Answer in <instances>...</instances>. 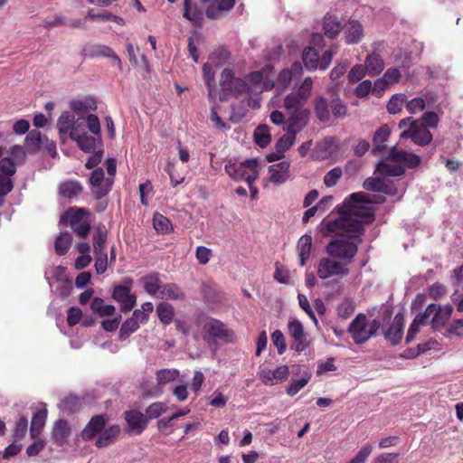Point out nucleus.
<instances>
[{
	"mask_svg": "<svg viewBox=\"0 0 463 463\" xmlns=\"http://www.w3.org/2000/svg\"><path fill=\"white\" fill-rule=\"evenodd\" d=\"M43 143V136L39 130L28 132L25 137V146L30 152H36L40 149Z\"/></svg>",
	"mask_w": 463,
	"mask_h": 463,
	"instance_id": "46",
	"label": "nucleus"
},
{
	"mask_svg": "<svg viewBox=\"0 0 463 463\" xmlns=\"http://www.w3.org/2000/svg\"><path fill=\"white\" fill-rule=\"evenodd\" d=\"M271 339L274 345L278 348V353L282 354L287 348L286 340L283 333L280 330H275L271 334Z\"/></svg>",
	"mask_w": 463,
	"mask_h": 463,
	"instance_id": "62",
	"label": "nucleus"
},
{
	"mask_svg": "<svg viewBox=\"0 0 463 463\" xmlns=\"http://www.w3.org/2000/svg\"><path fill=\"white\" fill-rule=\"evenodd\" d=\"M130 287L117 285L114 287L112 298L121 305L122 311H130L136 305V297L130 294Z\"/></svg>",
	"mask_w": 463,
	"mask_h": 463,
	"instance_id": "22",
	"label": "nucleus"
},
{
	"mask_svg": "<svg viewBox=\"0 0 463 463\" xmlns=\"http://www.w3.org/2000/svg\"><path fill=\"white\" fill-rule=\"evenodd\" d=\"M75 117L73 113L65 111L62 112L57 120V128L59 134L63 138L68 133L70 134L72 128L78 127V130L80 128V124L74 123Z\"/></svg>",
	"mask_w": 463,
	"mask_h": 463,
	"instance_id": "30",
	"label": "nucleus"
},
{
	"mask_svg": "<svg viewBox=\"0 0 463 463\" xmlns=\"http://www.w3.org/2000/svg\"><path fill=\"white\" fill-rule=\"evenodd\" d=\"M407 102V97L403 93H397L392 96L387 103V110L391 114H396L402 109L403 104Z\"/></svg>",
	"mask_w": 463,
	"mask_h": 463,
	"instance_id": "48",
	"label": "nucleus"
},
{
	"mask_svg": "<svg viewBox=\"0 0 463 463\" xmlns=\"http://www.w3.org/2000/svg\"><path fill=\"white\" fill-rule=\"evenodd\" d=\"M107 237L105 226L97 227L93 235L94 267L97 274L105 273L108 268V254L105 250Z\"/></svg>",
	"mask_w": 463,
	"mask_h": 463,
	"instance_id": "7",
	"label": "nucleus"
},
{
	"mask_svg": "<svg viewBox=\"0 0 463 463\" xmlns=\"http://www.w3.org/2000/svg\"><path fill=\"white\" fill-rule=\"evenodd\" d=\"M231 53L224 46H219L210 55L209 60L216 66H222L230 59Z\"/></svg>",
	"mask_w": 463,
	"mask_h": 463,
	"instance_id": "47",
	"label": "nucleus"
},
{
	"mask_svg": "<svg viewBox=\"0 0 463 463\" xmlns=\"http://www.w3.org/2000/svg\"><path fill=\"white\" fill-rule=\"evenodd\" d=\"M71 434V429L66 420L60 419L53 424L52 430V439L58 446H64Z\"/></svg>",
	"mask_w": 463,
	"mask_h": 463,
	"instance_id": "26",
	"label": "nucleus"
},
{
	"mask_svg": "<svg viewBox=\"0 0 463 463\" xmlns=\"http://www.w3.org/2000/svg\"><path fill=\"white\" fill-rule=\"evenodd\" d=\"M439 123V118L434 111H426L420 118V125L424 126L426 128H435Z\"/></svg>",
	"mask_w": 463,
	"mask_h": 463,
	"instance_id": "57",
	"label": "nucleus"
},
{
	"mask_svg": "<svg viewBox=\"0 0 463 463\" xmlns=\"http://www.w3.org/2000/svg\"><path fill=\"white\" fill-rule=\"evenodd\" d=\"M82 317V311L77 307H71L67 311V323L70 326H74L80 323Z\"/></svg>",
	"mask_w": 463,
	"mask_h": 463,
	"instance_id": "63",
	"label": "nucleus"
},
{
	"mask_svg": "<svg viewBox=\"0 0 463 463\" xmlns=\"http://www.w3.org/2000/svg\"><path fill=\"white\" fill-rule=\"evenodd\" d=\"M145 291L150 295L155 296L162 290V281L158 272H151L141 279Z\"/></svg>",
	"mask_w": 463,
	"mask_h": 463,
	"instance_id": "32",
	"label": "nucleus"
},
{
	"mask_svg": "<svg viewBox=\"0 0 463 463\" xmlns=\"http://www.w3.org/2000/svg\"><path fill=\"white\" fill-rule=\"evenodd\" d=\"M70 106L75 112L81 113L87 112L88 110L97 109L96 100L92 98H86L84 100H71Z\"/></svg>",
	"mask_w": 463,
	"mask_h": 463,
	"instance_id": "45",
	"label": "nucleus"
},
{
	"mask_svg": "<svg viewBox=\"0 0 463 463\" xmlns=\"http://www.w3.org/2000/svg\"><path fill=\"white\" fill-rule=\"evenodd\" d=\"M349 274V269L342 263L338 261L336 259L333 258H322L317 265V276L326 279L334 276H338L340 278H345Z\"/></svg>",
	"mask_w": 463,
	"mask_h": 463,
	"instance_id": "10",
	"label": "nucleus"
},
{
	"mask_svg": "<svg viewBox=\"0 0 463 463\" xmlns=\"http://www.w3.org/2000/svg\"><path fill=\"white\" fill-rule=\"evenodd\" d=\"M311 373L305 372L303 376L297 380H292L286 389V392L289 396L296 395L301 389H303L310 381Z\"/></svg>",
	"mask_w": 463,
	"mask_h": 463,
	"instance_id": "43",
	"label": "nucleus"
},
{
	"mask_svg": "<svg viewBox=\"0 0 463 463\" xmlns=\"http://www.w3.org/2000/svg\"><path fill=\"white\" fill-rule=\"evenodd\" d=\"M373 55L374 53L373 52L367 57L364 65L356 64L351 69L347 75L350 84L358 83L367 73L369 75H373V72L376 71V67L374 66L375 58Z\"/></svg>",
	"mask_w": 463,
	"mask_h": 463,
	"instance_id": "19",
	"label": "nucleus"
},
{
	"mask_svg": "<svg viewBox=\"0 0 463 463\" xmlns=\"http://www.w3.org/2000/svg\"><path fill=\"white\" fill-rule=\"evenodd\" d=\"M348 331L356 344H362L376 332V319L368 324L366 316L358 314Z\"/></svg>",
	"mask_w": 463,
	"mask_h": 463,
	"instance_id": "9",
	"label": "nucleus"
},
{
	"mask_svg": "<svg viewBox=\"0 0 463 463\" xmlns=\"http://www.w3.org/2000/svg\"><path fill=\"white\" fill-rule=\"evenodd\" d=\"M453 313V307L450 304L440 306L435 304V308L432 309V319L430 320V326L433 331H439L444 327L449 322Z\"/></svg>",
	"mask_w": 463,
	"mask_h": 463,
	"instance_id": "23",
	"label": "nucleus"
},
{
	"mask_svg": "<svg viewBox=\"0 0 463 463\" xmlns=\"http://www.w3.org/2000/svg\"><path fill=\"white\" fill-rule=\"evenodd\" d=\"M139 327L137 318H128L121 326L119 330V339L126 340L131 334L136 332Z\"/></svg>",
	"mask_w": 463,
	"mask_h": 463,
	"instance_id": "52",
	"label": "nucleus"
},
{
	"mask_svg": "<svg viewBox=\"0 0 463 463\" xmlns=\"http://www.w3.org/2000/svg\"><path fill=\"white\" fill-rule=\"evenodd\" d=\"M125 420L128 423L127 431L136 435H140L147 425V420L142 412L137 410L126 411Z\"/></svg>",
	"mask_w": 463,
	"mask_h": 463,
	"instance_id": "21",
	"label": "nucleus"
},
{
	"mask_svg": "<svg viewBox=\"0 0 463 463\" xmlns=\"http://www.w3.org/2000/svg\"><path fill=\"white\" fill-rule=\"evenodd\" d=\"M346 43H357L363 36V26L357 21H349L343 27Z\"/></svg>",
	"mask_w": 463,
	"mask_h": 463,
	"instance_id": "31",
	"label": "nucleus"
},
{
	"mask_svg": "<svg viewBox=\"0 0 463 463\" xmlns=\"http://www.w3.org/2000/svg\"><path fill=\"white\" fill-rule=\"evenodd\" d=\"M107 417L102 414L93 416L88 424L81 430L80 436L83 440L89 441L99 435L106 426Z\"/></svg>",
	"mask_w": 463,
	"mask_h": 463,
	"instance_id": "24",
	"label": "nucleus"
},
{
	"mask_svg": "<svg viewBox=\"0 0 463 463\" xmlns=\"http://www.w3.org/2000/svg\"><path fill=\"white\" fill-rule=\"evenodd\" d=\"M357 250V245L349 239L333 240L326 247L329 257L345 263L346 267L353 261Z\"/></svg>",
	"mask_w": 463,
	"mask_h": 463,
	"instance_id": "6",
	"label": "nucleus"
},
{
	"mask_svg": "<svg viewBox=\"0 0 463 463\" xmlns=\"http://www.w3.org/2000/svg\"><path fill=\"white\" fill-rule=\"evenodd\" d=\"M47 418V410H40L33 415L30 427V436L33 439H37L45 425Z\"/></svg>",
	"mask_w": 463,
	"mask_h": 463,
	"instance_id": "34",
	"label": "nucleus"
},
{
	"mask_svg": "<svg viewBox=\"0 0 463 463\" xmlns=\"http://www.w3.org/2000/svg\"><path fill=\"white\" fill-rule=\"evenodd\" d=\"M236 0H213L207 5L205 15L211 20H218L225 17L234 7Z\"/></svg>",
	"mask_w": 463,
	"mask_h": 463,
	"instance_id": "18",
	"label": "nucleus"
},
{
	"mask_svg": "<svg viewBox=\"0 0 463 463\" xmlns=\"http://www.w3.org/2000/svg\"><path fill=\"white\" fill-rule=\"evenodd\" d=\"M296 141V135L287 132L284 136H282L276 144V150L284 154L287 150H288Z\"/></svg>",
	"mask_w": 463,
	"mask_h": 463,
	"instance_id": "53",
	"label": "nucleus"
},
{
	"mask_svg": "<svg viewBox=\"0 0 463 463\" xmlns=\"http://www.w3.org/2000/svg\"><path fill=\"white\" fill-rule=\"evenodd\" d=\"M272 70L273 67L271 65H266L260 71L250 72L248 76V80L253 86H258L264 81L265 76H268V73L272 71Z\"/></svg>",
	"mask_w": 463,
	"mask_h": 463,
	"instance_id": "54",
	"label": "nucleus"
},
{
	"mask_svg": "<svg viewBox=\"0 0 463 463\" xmlns=\"http://www.w3.org/2000/svg\"><path fill=\"white\" fill-rule=\"evenodd\" d=\"M220 84L219 99L221 101H227L230 97L240 98L242 95L251 93L248 82L243 79L235 77L233 71L228 68L222 71Z\"/></svg>",
	"mask_w": 463,
	"mask_h": 463,
	"instance_id": "3",
	"label": "nucleus"
},
{
	"mask_svg": "<svg viewBox=\"0 0 463 463\" xmlns=\"http://www.w3.org/2000/svg\"><path fill=\"white\" fill-rule=\"evenodd\" d=\"M298 251L299 256V264L304 267L310 257L312 248V237L309 234H304L298 241Z\"/></svg>",
	"mask_w": 463,
	"mask_h": 463,
	"instance_id": "35",
	"label": "nucleus"
},
{
	"mask_svg": "<svg viewBox=\"0 0 463 463\" xmlns=\"http://www.w3.org/2000/svg\"><path fill=\"white\" fill-rule=\"evenodd\" d=\"M83 190L82 185L78 181H66L59 185L60 194L67 199H72L79 196Z\"/></svg>",
	"mask_w": 463,
	"mask_h": 463,
	"instance_id": "36",
	"label": "nucleus"
},
{
	"mask_svg": "<svg viewBox=\"0 0 463 463\" xmlns=\"http://www.w3.org/2000/svg\"><path fill=\"white\" fill-rule=\"evenodd\" d=\"M113 183L112 177L105 178L104 170L101 167L95 168L90 177L91 192L97 200L105 197L110 192Z\"/></svg>",
	"mask_w": 463,
	"mask_h": 463,
	"instance_id": "11",
	"label": "nucleus"
},
{
	"mask_svg": "<svg viewBox=\"0 0 463 463\" xmlns=\"http://www.w3.org/2000/svg\"><path fill=\"white\" fill-rule=\"evenodd\" d=\"M313 87V80L307 77L298 90L288 94L284 99V108L288 110L303 109L302 108L309 99Z\"/></svg>",
	"mask_w": 463,
	"mask_h": 463,
	"instance_id": "8",
	"label": "nucleus"
},
{
	"mask_svg": "<svg viewBox=\"0 0 463 463\" xmlns=\"http://www.w3.org/2000/svg\"><path fill=\"white\" fill-rule=\"evenodd\" d=\"M161 298L170 300H184L185 294L182 288L175 283H166L160 291Z\"/></svg>",
	"mask_w": 463,
	"mask_h": 463,
	"instance_id": "38",
	"label": "nucleus"
},
{
	"mask_svg": "<svg viewBox=\"0 0 463 463\" xmlns=\"http://www.w3.org/2000/svg\"><path fill=\"white\" fill-rule=\"evenodd\" d=\"M202 338L211 345L215 344L217 340L232 343L235 339V335L233 330L230 329L221 320L207 317L202 326Z\"/></svg>",
	"mask_w": 463,
	"mask_h": 463,
	"instance_id": "4",
	"label": "nucleus"
},
{
	"mask_svg": "<svg viewBox=\"0 0 463 463\" xmlns=\"http://www.w3.org/2000/svg\"><path fill=\"white\" fill-rule=\"evenodd\" d=\"M83 52L86 56L95 57V56H102V57H109L117 61L118 65L121 64V61L119 57L115 53V52L109 46L103 44H90L84 47Z\"/></svg>",
	"mask_w": 463,
	"mask_h": 463,
	"instance_id": "29",
	"label": "nucleus"
},
{
	"mask_svg": "<svg viewBox=\"0 0 463 463\" xmlns=\"http://www.w3.org/2000/svg\"><path fill=\"white\" fill-rule=\"evenodd\" d=\"M375 203V194L365 192L351 194L336 207L340 217L334 220H323L320 223V232L326 237L334 233L360 232L364 223L373 220Z\"/></svg>",
	"mask_w": 463,
	"mask_h": 463,
	"instance_id": "1",
	"label": "nucleus"
},
{
	"mask_svg": "<svg viewBox=\"0 0 463 463\" xmlns=\"http://www.w3.org/2000/svg\"><path fill=\"white\" fill-rule=\"evenodd\" d=\"M288 329L289 335L294 340L291 348L298 353L306 350L308 346V342L307 340L302 323L298 319L290 320L288 324Z\"/></svg>",
	"mask_w": 463,
	"mask_h": 463,
	"instance_id": "16",
	"label": "nucleus"
},
{
	"mask_svg": "<svg viewBox=\"0 0 463 463\" xmlns=\"http://www.w3.org/2000/svg\"><path fill=\"white\" fill-rule=\"evenodd\" d=\"M70 137L74 140L78 146L86 153H95L100 146V137H95L87 135L81 130H78V127L72 128Z\"/></svg>",
	"mask_w": 463,
	"mask_h": 463,
	"instance_id": "14",
	"label": "nucleus"
},
{
	"mask_svg": "<svg viewBox=\"0 0 463 463\" xmlns=\"http://www.w3.org/2000/svg\"><path fill=\"white\" fill-rule=\"evenodd\" d=\"M86 213L87 211L83 208H71L66 213V216L70 219L72 231L81 238H85L90 231V222L84 220Z\"/></svg>",
	"mask_w": 463,
	"mask_h": 463,
	"instance_id": "13",
	"label": "nucleus"
},
{
	"mask_svg": "<svg viewBox=\"0 0 463 463\" xmlns=\"http://www.w3.org/2000/svg\"><path fill=\"white\" fill-rule=\"evenodd\" d=\"M315 113L317 118L322 122H327L330 118L327 101L325 98L319 97L315 100Z\"/></svg>",
	"mask_w": 463,
	"mask_h": 463,
	"instance_id": "44",
	"label": "nucleus"
},
{
	"mask_svg": "<svg viewBox=\"0 0 463 463\" xmlns=\"http://www.w3.org/2000/svg\"><path fill=\"white\" fill-rule=\"evenodd\" d=\"M289 369L288 365H280L274 370L268 368L260 369L259 377L265 385H274L288 379Z\"/></svg>",
	"mask_w": 463,
	"mask_h": 463,
	"instance_id": "20",
	"label": "nucleus"
},
{
	"mask_svg": "<svg viewBox=\"0 0 463 463\" xmlns=\"http://www.w3.org/2000/svg\"><path fill=\"white\" fill-rule=\"evenodd\" d=\"M28 429V420L25 416L20 417L18 421L15 424V428L14 430V438L16 440L23 439L27 432Z\"/></svg>",
	"mask_w": 463,
	"mask_h": 463,
	"instance_id": "58",
	"label": "nucleus"
},
{
	"mask_svg": "<svg viewBox=\"0 0 463 463\" xmlns=\"http://www.w3.org/2000/svg\"><path fill=\"white\" fill-rule=\"evenodd\" d=\"M120 432L121 428L118 424H113L108 428H104L101 433L98 436L95 441V446L100 449L114 444Z\"/></svg>",
	"mask_w": 463,
	"mask_h": 463,
	"instance_id": "27",
	"label": "nucleus"
},
{
	"mask_svg": "<svg viewBox=\"0 0 463 463\" xmlns=\"http://www.w3.org/2000/svg\"><path fill=\"white\" fill-rule=\"evenodd\" d=\"M401 138H410L418 146H425L432 141V134L424 126L420 125L419 122H413L407 129L403 130Z\"/></svg>",
	"mask_w": 463,
	"mask_h": 463,
	"instance_id": "12",
	"label": "nucleus"
},
{
	"mask_svg": "<svg viewBox=\"0 0 463 463\" xmlns=\"http://www.w3.org/2000/svg\"><path fill=\"white\" fill-rule=\"evenodd\" d=\"M400 79L401 72L398 69H388L383 78H378V92L386 90L390 85L397 83Z\"/></svg>",
	"mask_w": 463,
	"mask_h": 463,
	"instance_id": "37",
	"label": "nucleus"
},
{
	"mask_svg": "<svg viewBox=\"0 0 463 463\" xmlns=\"http://www.w3.org/2000/svg\"><path fill=\"white\" fill-rule=\"evenodd\" d=\"M376 88V82L373 86L370 80H362L354 89V94L360 99L365 98L371 91Z\"/></svg>",
	"mask_w": 463,
	"mask_h": 463,
	"instance_id": "55",
	"label": "nucleus"
},
{
	"mask_svg": "<svg viewBox=\"0 0 463 463\" xmlns=\"http://www.w3.org/2000/svg\"><path fill=\"white\" fill-rule=\"evenodd\" d=\"M341 22L336 16L326 14L323 20V31L330 39L335 38L343 29Z\"/></svg>",
	"mask_w": 463,
	"mask_h": 463,
	"instance_id": "33",
	"label": "nucleus"
},
{
	"mask_svg": "<svg viewBox=\"0 0 463 463\" xmlns=\"http://www.w3.org/2000/svg\"><path fill=\"white\" fill-rule=\"evenodd\" d=\"M404 326V315L402 312H398L392 322L386 328L383 327V334L384 338L391 343L392 345H398L403 335Z\"/></svg>",
	"mask_w": 463,
	"mask_h": 463,
	"instance_id": "15",
	"label": "nucleus"
},
{
	"mask_svg": "<svg viewBox=\"0 0 463 463\" xmlns=\"http://www.w3.org/2000/svg\"><path fill=\"white\" fill-rule=\"evenodd\" d=\"M387 160L389 162L378 161V175L401 176L404 175L405 168H417L421 162L418 155L398 150L396 146L391 147Z\"/></svg>",
	"mask_w": 463,
	"mask_h": 463,
	"instance_id": "2",
	"label": "nucleus"
},
{
	"mask_svg": "<svg viewBox=\"0 0 463 463\" xmlns=\"http://www.w3.org/2000/svg\"><path fill=\"white\" fill-rule=\"evenodd\" d=\"M156 382L159 385H165L179 377V371L176 369H160L156 371Z\"/></svg>",
	"mask_w": 463,
	"mask_h": 463,
	"instance_id": "49",
	"label": "nucleus"
},
{
	"mask_svg": "<svg viewBox=\"0 0 463 463\" xmlns=\"http://www.w3.org/2000/svg\"><path fill=\"white\" fill-rule=\"evenodd\" d=\"M156 313L160 322L164 325H170L175 316V310L171 304L160 302L156 306Z\"/></svg>",
	"mask_w": 463,
	"mask_h": 463,
	"instance_id": "39",
	"label": "nucleus"
},
{
	"mask_svg": "<svg viewBox=\"0 0 463 463\" xmlns=\"http://www.w3.org/2000/svg\"><path fill=\"white\" fill-rule=\"evenodd\" d=\"M343 175V170L340 166L334 167L324 176V184L326 187L335 186Z\"/></svg>",
	"mask_w": 463,
	"mask_h": 463,
	"instance_id": "56",
	"label": "nucleus"
},
{
	"mask_svg": "<svg viewBox=\"0 0 463 463\" xmlns=\"http://www.w3.org/2000/svg\"><path fill=\"white\" fill-rule=\"evenodd\" d=\"M447 333L463 338V318L453 320L448 326Z\"/></svg>",
	"mask_w": 463,
	"mask_h": 463,
	"instance_id": "64",
	"label": "nucleus"
},
{
	"mask_svg": "<svg viewBox=\"0 0 463 463\" xmlns=\"http://www.w3.org/2000/svg\"><path fill=\"white\" fill-rule=\"evenodd\" d=\"M302 60L307 70H316L319 65L318 52L311 46L304 49Z\"/></svg>",
	"mask_w": 463,
	"mask_h": 463,
	"instance_id": "40",
	"label": "nucleus"
},
{
	"mask_svg": "<svg viewBox=\"0 0 463 463\" xmlns=\"http://www.w3.org/2000/svg\"><path fill=\"white\" fill-rule=\"evenodd\" d=\"M183 17L196 27L200 28L203 24V13L193 0H184Z\"/></svg>",
	"mask_w": 463,
	"mask_h": 463,
	"instance_id": "25",
	"label": "nucleus"
},
{
	"mask_svg": "<svg viewBox=\"0 0 463 463\" xmlns=\"http://www.w3.org/2000/svg\"><path fill=\"white\" fill-rule=\"evenodd\" d=\"M258 160L246 159L240 164L233 163L231 160L224 165L227 175L235 181H245L250 189H252V184L258 178Z\"/></svg>",
	"mask_w": 463,
	"mask_h": 463,
	"instance_id": "5",
	"label": "nucleus"
},
{
	"mask_svg": "<svg viewBox=\"0 0 463 463\" xmlns=\"http://www.w3.org/2000/svg\"><path fill=\"white\" fill-rule=\"evenodd\" d=\"M72 242V236L69 232L61 233L55 240L54 248L58 255H65Z\"/></svg>",
	"mask_w": 463,
	"mask_h": 463,
	"instance_id": "41",
	"label": "nucleus"
},
{
	"mask_svg": "<svg viewBox=\"0 0 463 463\" xmlns=\"http://www.w3.org/2000/svg\"><path fill=\"white\" fill-rule=\"evenodd\" d=\"M154 228L157 232L165 234L172 231L170 220L160 213H156L153 217Z\"/></svg>",
	"mask_w": 463,
	"mask_h": 463,
	"instance_id": "50",
	"label": "nucleus"
},
{
	"mask_svg": "<svg viewBox=\"0 0 463 463\" xmlns=\"http://www.w3.org/2000/svg\"><path fill=\"white\" fill-rule=\"evenodd\" d=\"M338 51V45L333 44L329 50L326 51L319 59V68L323 71L326 70L333 59L334 54Z\"/></svg>",
	"mask_w": 463,
	"mask_h": 463,
	"instance_id": "60",
	"label": "nucleus"
},
{
	"mask_svg": "<svg viewBox=\"0 0 463 463\" xmlns=\"http://www.w3.org/2000/svg\"><path fill=\"white\" fill-rule=\"evenodd\" d=\"M254 141L260 147H266L271 141L269 128L267 125H260L254 131Z\"/></svg>",
	"mask_w": 463,
	"mask_h": 463,
	"instance_id": "42",
	"label": "nucleus"
},
{
	"mask_svg": "<svg viewBox=\"0 0 463 463\" xmlns=\"http://www.w3.org/2000/svg\"><path fill=\"white\" fill-rule=\"evenodd\" d=\"M167 405L162 402H156L150 404L146 409V420H153L159 418L162 414H164L167 411Z\"/></svg>",
	"mask_w": 463,
	"mask_h": 463,
	"instance_id": "51",
	"label": "nucleus"
},
{
	"mask_svg": "<svg viewBox=\"0 0 463 463\" xmlns=\"http://www.w3.org/2000/svg\"><path fill=\"white\" fill-rule=\"evenodd\" d=\"M0 172L5 176L11 177L16 172L14 162L10 157H4L0 161Z\"/></svg>",
	"mask_w": 463,
	"mask_h": 463,
	"instance_id": "61",
	"label": "nucleus"
},
{
	"mask_svg": "<svg viewBox=\"0 0 463 463\" xmlns=\"http://www.w3.org/2000/svg\"><path fill=\"white\" fill-rule=\"evenodd\" d=\"M378 193L395 195L397 194V188L392 181L378 176Z\"/></svg>",
	"mask_w": 463,
	"mask_h": 463,
	"instance_id": "59",
	"label": "nucleus"
},
{
	"mask_svg": "<svg viewBox=\"0 0 463 463\" xmlns=\"http://www.w3.org/2000/svg\"><path fill=\"white\" fill-rule=\"evenodd\" d=\"M310 110L308 109H297L291 113L286 121L284 129L287 132L297 135L299 133L308 123Z\"/></svg>",
	"mask_w": 463,
	"mask_h": 463,
	"instance_id": "17",
	"label": "nucleus"
},
{
	"mask_svg": "<svg viewBox=\"0 0 463 463\" xmlns=\"http://www.w3.org/2000/svg\"><path fill=\"white\" fill-rule=\"evenodd\" d=\"M289 166L290 163L288 161H281L270 165L269 167L270 181L279 184L285 183L289 177Z\"/></svg>",
	"mask_w": 463,
	"mask_h": 463,
	"instance_id": "28",
	"label": "nucleus"
}]
</instances>
